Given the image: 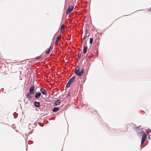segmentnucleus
<instances>
[{
  "label": "nucleus",
  "instance_id": "5",
  "mask_svg": "<svg viewBox=\"0 0 151 151\" xmlns=\"http://www.w3.org/2000/svg\"><path fill=\"white\" fill-rule=\"evenodd\" d=\"M40 91L42 94L43 95H46L47 94V92L46 90L43 88H41L40 89Z\"/></svg>",
  "mask_w": 151,
  "mask_h": 151
},
{
  "label": "nucleus",
  "instance_id": "9",
  "mask_svg": "<svg viewBox=\"0 0 151 151\" xmlns=\"http://www.w3.org/2000/svg\"><path fill=\"white\" fill-rule=\"evenodd\" d=\"M75 79V78L74 76H73L72 77V78H71L69 81V82H70L71 83L73 82Z\"/></svg>",
  "mask_w": 151,
  "mask_h": 151
},
{
  "label": "nucleus",
  "instance_id": "13",
  "mask_svg": "<svg viewBox=\"0 0 151 151\" xmlns=\"http://www.w3.org/2000/svg\"><path fill=\"white\" fill-rule=\"evenodd\" d=\"M88 34V33H87V30H86L85 35L84 36L83 38L82 39L83 40H85V38H86V35Z\"/></svg>",
  "mask_w": 151,
  "mask_h": 151
},
{
  "label": "nucleus",
  "instance_id": "20",
  "mask_svg": "<svg viewBox=\"0 0 151 151\" xmlns=\"http://www.w3.org/2000/svg\"><path fill=\"white\" fill-rule=\"evenodd\" d=\"M41 58V56H38V57H36V58L37 59H40Z\"/></svg>",
  "mask_w": 151,
  "mask_h": 151
},
{
  "label": "nucleus",
  "instance_id": "21",
  "mask_svg": "<svg viewBox=\"0 0 151 151\" xmlns=\"http://www.w3.org/2000/svg\"><path fill=\"white\" fill-rule=\"evenodd\" d=\"M70 96V93L69 92V93H68V95L67 96V97H68V96Z\"/></svg>",
  "mask_w": 151,
  "mask_h": 151
},
{
  "label": "nucleus",
  "instance_id": "4",
  "mask_svg": "<svg viewBox=\"0 0 151 151\" xmlns=\"http://www.w3.org/2000/svg\"><path fill=\"white\" fill-rule=\"evenodd\" d=\"M73 6H70L67 10V11L66 12L67 14L71 12L73 10Z\"/></svg>",
  "mask_w": 151,
  "mask_h": 151
},
{
  "label": "nucleus",
  "instance_id": "19",
  "mask_svg": "<svg viewBox=\"0 0 151 151\" xmlns=\"http://www.w3.org/2000/svg\"><path fill=\"white\" fill-rule=\"evenodd\" d=\"M64 28V24H63L62 25L61 27V30H63Z\"/></svg>",
  "mask_w": 151,
  "mask_h": 151
},
{
  "label": "nucleus",
  "instance_id": "15",
  "mask_svg": "<svg viewBox=\"0 0 151 151\" xmlns=\"http://www.w3.org/2000/svg\"><path fill=\"white\" fill-rule=\"evenodd\" d=\"M51 49V47L50 46V47L48 48V50H47L46 52H45L46 54H48L49 53L50 51V50Z\"/></svg>",
  "mask_w": 151,
  "mask_h": 151
},
{
  "label": "nucleus",
  "instance_id": "16",
  "mask_svg": "<svg viewBox=\"0 0 151 151\" xmlns=\"http://www.w3.org/2000/svg\"><path fill=\"white\" fill-rule=\"evenodd\" d=\"M71 84V83L68 81V83L66 85V87L67 88L69 87Z\"/></svg>",
  "mask_w": 151,
  "mask_h": 151
},
{
  "label": "nucleus",
  "instance_id": "22",
  "mask_svg": "<svg viewBox=\"0 0 151 151\" xmlns=\"http://www.w3.org/2000/svg\"><path fill=\"white\" fill-rule=\"evenodd\" d=\"M147 131L149 132H151V130L150 129L148 130H147Z\"/></svg>",
  "mask_w": 151,
  "mask_h": 151
},
{
  "label": "nucleus",
  "instance_id": "12",
  "mask_svg": "<svg viewBox=\"0 0 151 151\" xmlns=\"http://www.w3.org/2000/svg\"><path fill=\"white\" fill-rule=\"evenodd\" d=\"M87 49V46H84L83 47V53L85 54L86 53Z\"/></svg>",
  "mask_w": 151,
  "mask_h": 151
},
{
  "label": "nucleus",
  "instance_id": "23",
  "mask_svg": "<svg viewBox=\"0 0 151 151\" xmlns=\"http://www.w3.org/2000/svg\"><path fill=\"white\" fill-rule=\"evenodd\" d=\"M139 128V127H137V129H138Z\"/></svg>",
  "mask_w": 151,
  "mask_h": 151
},
{
  "label": "nucleus",
  "instance_id": "11",
  "mask_svg": "<svg viewBox=\"0 0 151 151\" xmlns=\"http://www.w3.org/2000/svg\"><path fill=\"white\" fill-rule=\"evenodd\" d=\"M61 35L60 34L58 37L57 38L56 40L55 41V43L57 44L59 40L61 38Z\"/></svg>",
  "mask_w": 151,
  "mask_h": 151
},
{
  "label": "nucleus",
  "instance_id": "18",
  "mask_svg": "<svg viewBox=\"0 0 151 151\" xmlns=\"http://www.w3.org/2000/svg\"><path fill=\"white\" fill-rule=\"evenodd\" d=\"M81 53H79L78 55L77 56L78 57V59L79 60L81 58Z\"/></svg>",
  "mask_w": 151,
  "mask_h": 151
},
{
  "label": "nucleus",
  "instance_id": "7",
  "mask_svg": "<svg viewBox=\"0 0 151 151\" xmlns=\"http://www.w3.org/2000/svg\"><path fill=\"white\" fill-rule=\"evenodd\" d=\"M40 103L37 101H35L34 103V105L35 107H39L40 106Z\"/></svg>",
  "mask_w": 151,
  "mask_h": 151
},
{
  "label": "nucleus",
  "instance_id": "1",
  "mask_svg": "<svg viewBox=\"0 0 151 151\" xmlns=\"http://www.w3.org/2000/svg\"><path fill=\"white\" fill-rule=\"evenodd\" d=\"M79 68L78 66H77L75 68V73L76 74H77L78 76H81L84 73V69L83 68L82 69L81 72H79Z\"/></svg>",
  "mask_w": 151,
  "mask_h": 151
},
{
  "label": "nucleus",
  "instance_id": "10",
  "mask_svg": "<svg viewBox=\"0 0 151 151\" xmlns=\"http://www.w3.org/2000/svg\"><path fill=\"white\" fill-rule=\"evenodd\" d=\"M59 110V108L58 107H55L52 109V111L53 112H57Z\"/></svg>",
  "mask_w": 151,
  "mask_h": 151
},
{
  "label": "nucleus",
  "instance_id": "2",
  "mask_svg": "<svg viewBox=\"0 0 151 151\" xmlns=\"http://www.w3.org/2000/svg\"><path fill=\"white\" fill-rule=\"evenodd\" d=\"M147 137V135L145 134H144L142 136V137L141 142V146L143 144V143L144 142L145 140L146 139Z\"/></svg>",
  "mask_w": 151,
  "mask_h": 151
},
{
  "label": "nucleus",
  "instance_id": "17",
  "mask_svg": "<svg viewBox=\"0 0 151 151\" xmlns=\"http://www.w3.org/2000/svg\"><path fill=\"white\" fill-rule=\"evenodd\" d=\"M93 38H90V41H89L90 44H92V43H93Z\"/></svg>",
  "mask_w": 151,
  "mask_h": 151
},
{
  "label": "nucleus",
  "instance_id": "3",
  "mask_svg": "<svg viewBox=\"0 0 151 151\" xmlns=\"http://www.w3.org/2000/svg\"><path fill=\"white\" fill-rule=\"evenodd\" d=\"M34 86H31L29 89V92L30 93H31L32 94H34Z\"/></svg>",
  "mask_w": 151,
  "mask_h": 151
},
{
  "label": "nucleus",
  "instance_id": "14",
  "mask_svg": "<svg viewBox=\"0 0 151 151\" xmlns=\"http://www.w3.org/2000/svg\"><path fill=\"white\" fill-rule=\"evenodd\" d=\"M31 93L29 92L27 95V97L28 99H31L32 98V96L31 95Z\"/></svg>",
  "mask_w": 151,
  "mask_h": 151
},
{
  "label": "nucleus",
  "instance_id": "8",
  "mask_svg": "<svg viewBox=\"0 0 151 151\" xmlns=\"http://www.w3.org/2000/svg\"><path fill=\"white\" fill-rule=\"evenodd\" d=\"M41 93L40 92H39L36 93L35 94V98L36 99H37L39 98L41 96Z\"/></svg>",
  "mask_w": 151,
  "mask_h": 151
},
{
  "label": "nucleus",
  "instance_id": "6",
  "mask_svg": "<svg viewBox=\"0 0 151 151\" xmlns=\"http://www.w3.org/2000/svg\"><path fill=\"white\" fill-rule=\"evenodd\" d=\"M61 101L60 99H58L56 100L54 103V105L55 106L60 105V104Z\"/></svg>",
  "mask_w": 151,
  "mask_h": 151
}]
</instances>
